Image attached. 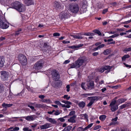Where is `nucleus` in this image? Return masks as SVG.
<instances>
[{
  "mask_svg": "<svg viewBox=\"0 0 131 131\" xmlns=\"http://www.w3.org/2000/svg\"><path fill=\"white\" fill-rule=\"evenodd\" d=\"M51 74L52 78L54 81L52 83V85L53 86L56 87L57 86L58 83L56 81L58 80L60 78L59 73L57 70H54L51 71Z\"/></svg>",
  "mask_w": 131,
  "mask_h": 131,
  "instance_id": "obj_1",
  "label": "nucleus"
},
{
  "mask_svg": "<svg viewBox=\"0 0 131 131\" xmlns=\"http://www.w3.org/2000/svg\"><path fill=\"white\" fill-rule=\"evenodd\" d=\"M12 8L19 12H22L25 10L24 6L18 1H16L12 4Z\"/></svg>",
  "mask_w": 131,
  "mask_h": 131,
  "instance_id": "obj_2",
  "label": "nucleus"
},
{
  "mask_svg": "<svg viewBox=\"0 0 131 131\" xmlns=\"http://www.w3.org/2000/svg\"><path fill=\"white\" fill-rule=\"evenodd\" d=\"M9 27L8 24L6 21L5 17L3 16H0V28L3 29L7 28Z\"/></svg>",
  "mask_w": 131,
  "mask_h": 131,
  "instance_id": "obj_3",
  "label": "nucleus"
},
{
  "mask_svg": "<svg viewBox=\"0 0 131 131\" xmlns=\"http://www.w3.org/2000/svg\"><path fill=\"white\" fill-rule=\"evenodd\" d=\"M102 99V97L100 96H95L88 97L87 99L88 100H90V102L87 105V106L88 107L91 106L95 101H97L98 100H101Z\"/></svg>",
  "mask_w": 131,
  "mask_h": 131,
  "instance_id": "obj_4",
  "label": "nucleus"
},
{
  "mask_svg": "<svg viewBox=\"0 0 131 131\" xmlns=\"http://www.w3.org/2000/svg\"><path fill=\"white\" fill-rule=\"evenodd\" d=\"M70 9L71 11L73 13H77L79 10V5L77 4H72L70 5Z\"/></svg>",
  "mask_w": 131,
  "mask_h": 131,
  "instance_id": "obj_5",
  "label": "nucleus"
},
{
  "mask_svg": "<svg viewBox=\"0 0 131 131\" xmlns=\"http://www.w3.org/2000/svg\"><path fill=\"white\" fill-rule=\"evenodd\" d=\"M44 64V62L42 60L38 61L34 64L33 69L36 70H40L43 67Z\"/></svg>",
  "mask_w": 131,
  "mask_h": 131,
  "instance_id": "obj_6",
  "label": "nucleus"
},
{
  "mask_svg": "<svg viewBox=\"0 0 131 131\" xmlns=\"http://www.w3.org/2000/svg\"><path fill=\"white\" fill-rule=\"evenodd\" d=\"M18 58L22 65H25L27 63V58L24 55L22 54H20L18 55Z\"/></svg>",
  "mask_w": 131,
  "mask_h": 131,
  "instance_id": "obj_7",
  "label": "nucleus"
},
{
  "mask_svg": "<svg viewBox=\"0 0 131 131\" xmlns=\"http://www.w3.org/2000/svg\"><path fill=\"white\" fill-rule=\"evenodd\" d=\"M116 101L115 100H113L110 103L109 106L111 107V110L112 112L116 111L118 108V105L115 104Z\"/></svg>",
  "mask_w": 131,
  "mask_h": 131,
  "instance_id": "obj_8",
  "label": "nucleus"
},
{
  "mask_svg": "<svg viewBox=\"0 0 131 131\" xmlns=\"http://www.w3.org/2000/svg\"><path fill=\"white\" fill-rule=\"evenodd\" d=\"M85 61L84 57H81L79 58L75 63L77 68H79L82 66Z\"/></svg>",
  "mask_w": 131,
  "mask_h": 131,
  "instance_id": "obj_9",
  "label": "nucleus"
},
{
  "mask_svg": "<svg viewBox=\"0 0 131 131\" xmlns=\"http://www.w3.org/2000/svg\"><path fill=\"white\" fill-rule=\"evenodd\" d=\"M1 78L2 80L5 81L8 78L9 74L8 72L5 71H1L0 72Z\"/></svg>",
  "mask_w": 131,
  "mask_h": 131,
  "instance_id": "obj_10",
  "label": "nucleus"
},
{
  "mask_svg": "<svg viewBox=\"0 0 131 131\" xmlns=\"http://www.w3.org/2000/svg\"><path fill=\"white\" fill-rule=\"evenodd\" d=\"M60 18L62 19L67 18L69 17V15L67 10L62 12L60 14Z\"/></svg>",
  "mask_w": 131,
  "mask_h": 131,
  "instance_id": "obj_11",
  "label": "nucleus"
},
{
  "mask_svg": "<svg viewBox=\"0 0 131 131\" xmlns=\"http://www.w3.org/2000/svg\"><path fill=\"white\" fill-rule=\"evenodd\" d=\"M37 117L35 115H30L27 116L22 117L23 118H25L27 121H30L34 120Z\"/></svg>",
  "mask_w": 131,
  "mask_h": 131,
  "instance_id": "obj_12",
  "label": "nucleus"
},
{
  "mask_svg": "<svg viewBox=\"0 0 131 131\" xmlns=\"http://www.w3.org/2000/svg\"><path fill=\"white\" fill-rule=\"evenodd\" d=\"M74 102L77 104L79 107L81 109L84 108L86 105L85 103L83 101L79 102L78 101L75 100L74 101Z\"/></svg>",
  "mask_w": 131,
  "mask_h": 131,
  "instance_id": "obj_13",
  "label": "nucleus"
},
{
  "mask_svg": "<svg viewBox=\"0 0 131 131\" xmlns=\"http://www.w3.org/2000/svg\"><path fill=\"white\" fill-rule=\"evenodd\" d=\"M87 6V1L85 0L83 1L81 9V10L83 11V13L85 12L86 11Z\"/></svg>",
  "mask_w": 131,
  "mask_h": 131,
  "instance_id": "obj_14",
  "label": "nucleus"
},
{
  "mask_svg": "<svg viewBox=\"0 0 131 131\" xmlns=\"http://www.w3.org/2000/svg\"><path fill=\"white\" fill-rule=\"evenodd\" d=\"M51 127V124L50 123H47L41 125L40 127L41 129H47Z\"/></svg>",
  "mask_w": 131,
  "mask_h": 131,
  "instance_id": "obj_15",
  "label": "nucleus"
},
{
  "mask_svg": "<svg viewBox=\"0 0 131 131\" xmlns=\"http://www.w3.org/2000/svg\"><path fill=\"white\" fill-rule=\"evenodd\" d=\"M70 36L73 37V38H74L78 39H82L83 38V37L82 36H80L79 35V34H70Z\"/></svg>",
  "mask_w": 131,
  "mask_h": 131,
  "instance_id": "obj_16",
  "label": "nucleus"
},
{
  "mask_svg": "<svg viewBox=\"0 0 131 131\" xmlns=\"http://www.w3.org/2000/svg\"><path fill=\"white\" fill-rule=\"evenodd\" d=\"M94 85L93 81H90L87 84V88L89 89H91L93 88Z\"/></svg>",
  "mask_w": 131,
  "mask_h": 131,
  "instance_id": "obj_17",
  "label": "nucleus"
},
{
  "mask_svg": "<svg viewBox=\"0 0 131 131\" xmlns=\"http://www.w3.org/2000/svg\"><path fill=\"white\" fill-rule=\"evenodd\" d=\"M76 117V116L74 115L70 117L68 119V122L71 123H75L76 122L75 119Z\"/></svg>",
  "mask_w": 131,
  "mask_h": 131,
  "instance_id": "obj_18",
  "label": "nucleus"
},
{
  "mask_svg": "<svg viewBox=\"0 0 131 131\" xmlns=\"http://www.w3.org/2000/svg\"><path fill=\"white\" fill-rule=\"evenodd\" d=\"M35 102L34 103L30 102L27 104V106L30 108L32 111H36V110L35 109L34 107L33 106L34 105Z\"/></svg>",
  "mask_w": 131,
  "mask_h": 131,
  "instance_id": "obj_19",
  "label": "nucleus"
},
{
  "mask_svg": "<svg viewBox=\"0 0 131 131\" xmlns=\"http://www.w3.org/2000/svg\"><path fill=\"white\" fill-rule=\"evenodd\" d=\"M13 105L12 104H6L5 103H3L2 106L3 108H7L8 107H10Z\"/></svg>",
  "mask_w": 131,
  "mask_h": 131,
  "instance_id": "obj_20",
  "label": "nucleus"
},
{
  "mask_svg": "<svg viewBox=\"0 0 131 131\" xmlns=\"http://www.w3.org/2000/svg\"><path fill=\"white\" fill-rule=\"evenodd\" d=\"M47 120L49 122L53 124H56L57 123V121L54 118H48Z\"/></svg>",
  "mask_w": 131,
  "mask_h": 131,
  "instance_id": "obj_21",
  "label": "nucleus"
},
{
  "mask_svg": "<svg viewBox=\"0 0 131 131\" xmlns=\"http://www.w3.org/2000/svg\"><path fill=\"white\" fill-rule=\"evenodd\" d=\"M54 6L57 9H60L61 8V5L58 2L55 1L54 2Z\"/></svg>",
  "mask_w": 131,
  "mask_h": 131,
  "instance_id": "obj_22",
  "label": "nucleus"
},
{
  "mask_svg": "<svg viewBox=\"0 0 131 131\" xmlns=\"http://www.w3.org/2000/svg\"><path fill=\"white\" fill-rule=\"evenodd\" d=\"M24 2L25 4L27 6H29L34 4V2L32 0H26Z\"/></svg>",
  "mask_w": 131,
  "mask_h": 131,
  "instance_id": "obj_23",
  "label": "nucleus"
},
{
  "mask_svg": "<svg viewBox=\"0 0 131 131\" xmlns=\"http://www.w3.org/2000/svg\"><path fill=\"white\" fill-rule=\"evenodd\" d=\"M36 103H35V104H34L36 108H43L45 106V105L43 104H36Z\"/></svg>",
  "mask_w": 131,
  "mask_h": 131,
  "instance_id": "obj_24",
  "label": "nucleus"
},
{
  "mask_svg": "<svg viewBox=\"0 0 131 131\" xmlns=\"http://www.w3.org/2000/svg\"><path fill=\"white\" fill-rule=\"evenodd\" d=\"M83 46V44H79L77 46H70L69 47V48H71L72 49H75L77 48H79L82 47Z\"/></svg>",
  "mask_w": 131,
  "mask_h": 131,
  "instance_id": "obj_25",
  "label": "nucleus"
},
{
  "mask_svg": "<svg viewBox=\"0 0 131 131\" xmlns=\"http://www.w3.org/2000/svg\"><path fill=\"white\" fill-rule=\"evenodd\" d=\"M130 103H127V104H123L121 106H119V109H122L126 107H127L129 106V104H131Z\"/></svg>",
  "mask_w": 131,
  "mask_h": 131,
  "instance_id": "obj_26",
  "label": "nucleus"
},
{
  "mask_svg": "<svg viewBox=\"0 0 131 131\" xmlns=\"http://www.w3.org/2000/svg\"><path fill=\"white\" fill-rule=\"evenodd\" d=\"M4 62V59L0 56V68L2 67L3 66Z\"/></svg>",
  "mask_w": 131,
  "mask_h": 131,
  "instance_id": "obj_27",
  "label": "nucleus"
},
{
  "mask_svg": "<svg viewBox=\"0 0 131 131\" xmlns=\"http://www.w3.org/2000/svg\"><path fill=\"white\" fill-rule=\"evenodd\" d=\"M127 100V99H118L117 100V102L119 104H121L125 102Z\"/></svg>",
  "mask_w": 131,
  "mask_h": 131,
  "instance_id": "obj_28",
  "label": "nucleus"
},
{
  "mask_svg": "<svg viewBox=\"0 0 131 131\" xmlns=\"http://www.w3.org/2000/svg\"><path fill=\"white\" fill-rule=\"evenodd\" d=\"M111 52V50L110 49H107L104 51L103 53L105 55H107L110 53Z\"/></svg>",
  "mask_w": 131,
  "mask_h": 131,
  "instance_id": "obj_29",
  "label": "nucleus"
},
{
  "mask_svg": "<svg viewBox=\"0 0 131 131\" xmlns=\"http://www.w3.org/2000/svg\"><path fill=\"white\" fill-rule=\"evenodd\" d=\"M118 119V117H116L115 118L113 119L112 120V122L110 123V125H115L116 123L115 122H116L117 120Z\"/></svg>",
  "mask_w": 131,
  "mask_h": 131,
  "instance_id": "obj_30",
  "label": "nucleus"
},
{
  "mask_svg": "<svg viewBox=\"0 0 131 131\" xmlns=\"http://www.w3.org/2000/svg\"><path fill=\"white\" fill-rule=\"evenodd\" d=\"M72 128V126H69L64 128L62 131H69Z\"/></svg>",
  "mask_w": 131,
  "mask_h": 131,
  "instance_id": "obj_31",
  "label": "nucleus"
},
{
  "mask_svg": "<svg viewBox=\"0 0 131 131\" xmlns=\"http://www.w3.org/2000/svg\"><path fill=\"white\" fill-rule=\"evenodd\" d=\"M80 116L83 117L84 119L88 120V116L86 114H81Z\"/></svg>",
  "mask_w": 131,
  "mask_h": 131,
  "instance_id": "obj_32",
  "label": "nucleus"
},
{
  "mask_svg": "<svg viewBox=\"0 0 131 131\" xmlns=\"http://www.w3.org/2000/svg\"><path fill=\"white\" fill-rule=\"evenodd\" d=\"M130 57L129 55L128 54L125 55L122 58V61H125L126 58H128Z\"/></svg>",
  "mask_w": 131,
  "mask_h": 131,
  "instance_id": "obj_33",
  "label": "nucleus"
},
{
  "mask_svg": "<svg viewBox=\"0 0 131 131\" xmlns=\"http://www.w3.org/2000/svg\"><path fill=\"white\" fill-rule=\"evenodd\" d=\"M107 42H108V44H114L115 43V41H113V39H108L107 40Z\"/></svg>",
  "mask_w": 131,
  "mask_h": 131,
  "instance_id": "obj_34",
  "label": "nucleus"
},
{
  "mask_svg": "<svg viewBox=\"0 0 131 131\" xmlns=\"http://www.w3.org/2000/svg\"><path fill=\"white\" fill-rule=\"evenodd\" d=\"M106 116L105 115H101L99 117L100 120L102 121H104L105 119Z\"/></svg>",
  "mask_w": 131,
  "mask_h": 131,
  "instance_id": "obj_35",
  "label": "nucleus"
},
{
  "mask_svg": "<svg viewBox=\"0 0 131 131\" xmlns=\"http://www.w3.org/2000/svg\"><path fill=\"white\" fill-rule=\"evenodd\" d=\"M75 63H73L69 65L70 68H77V67H76V65H75Z\"/></svg>",
  "mask_w": 131,
  "mask_h": 131,
  "instance_id": "obj_36",
  "label": "nucleus"
},
{
  "mask_svg": "<svg viewBox=\"0 0 131 131\" xmlns=\"http://www.w3.org/2000/svg\"><path fill=\"white\" fill-rule=\"evenodd\" d=\"M103 67V69L104 70H110L112 68V67L109 66H104Z\"/></svg>",
  "mask_w": 131,
  "mask_h": 131,
  "instance_id": "obj_37",
  "label": "nucleus"
},
{
  "mask_svg": "<svg viewBox=\"0 0 131 131\" xmlns=\"http://www.w3.org/2000/svg\"><path fill=\"white\" fill-rule=\"evenodd\" d=\"M54 112V114L55 115H58L61 113V111L57 110L56 111H55Z\"/></svg>",
  "mask_w": 131,
  "mask_h": 131,
  "instance_id": "obj_38",
  "label": "nucleus"
},
{
  "mask_svg": "<svg viewBox=\"0 0 131 131\" xmlns=\"http://www.w3.org/2000/svg\"><path fill=\"white\" fill-rule=\"evenodd\" d=\"M93 32L98 34L99 36H101L102 34L101 32L97 30H95L93 31Z\"/></svg>",
  "mask_w": 131,
  "mask_h": 131,
  "instance_id": "obj_39",
  "label": "nucleus"
},
{
  "mask_svg": "<svg viewBox=\"0 0 131 131\" xmlns=\"http://www.w3.org/2000/svg\"><path fill=\"white\" fill-rule=\"evenodd\" d=\"M21 31V29L20 28L18 29L16 31L15 33V36L18 35L20 33V32Z\"/></svg>",
  "mask_w": 131,
  "mask_h": 131,
  "instance_id": "obj_40",
  "label": "nucleus"
},
{
  "mask_svg": "<svg viewBox=\"0 0 131 131\" xmlns=\"http://www.w3.org/2000/svg\"><path fill=\"white\" fill-rule=\"evenodd\" d=\"M85 128H83L82 127H79L77 129V131H84L86 130H85Z\"/></svg>",
  "mask_w": 131,
  "mask_h": 131,
  "instance_id": "obj_41",
  "label": "nucleus"
},
{
  "mask_svg": "<svg viewBox=\"0 0 131 131\" xmlns=\"http://www.w3.org/2000/svg\"><path fill=\"white\" fill-rule=\"evenodd\" d=\"M84 35L87 36H93L94 35V34L93 33H90V32H86L84 33Z\"/></svg>",
  "mask_w": 131,
  "mask_h": 131,
  "instance_id": "obj_42",
  "label": "nucleus"
},
{
  "mask_svg": "<svg viewBox=\"0 0 131 131\" xmlns=\"http://www.w3.org/2000/svg\"><path fill=\"white\" fill-rule=\"evenodd\" d=\"M18 117H13L12 118V121L13 122H14L15 121H18V119H17L19 118Z\"/></svg>",
  "mask_w": 131,
  "mask_h": 131,
  "instance_id": "obj_43",
  "label": "nucleus"
},
{
  "mask_svg": "<svg viewBox=\"0 0 131 131\" xmlns=\"http://www.w3.org/2000/svg\"><path fill=\"white\" fill-rule=\"evenodd\" d=\"M93 125V123H92L89 124L86 127H85V130H86L90 128Z\"/></svg>",
  "mask_w": 131,
  "mask_h": 131,
  "instance_id": "obj_44",
  "label": "nucleus"
},
{
  "mask_svg": "<svg viewBox=\"0 0 131 131\" xmlns=\"http://www.w3.org/2000/svg\"><path fill=\"white\" fill-rule=\"evenodd\" d=\"M4 91V88L2 84L0 85V93Z\"/></svg>",
  "mask_w": 131,
  "mask_h": 131,
  "instance_id": "obj_45",
  "label": "nucleus"
},
{
  "mask_svg": "<svg viewBox=\"0 0 131 131\" xmlns=\"http://www.w3.org/2000/svg\"><path fill=\"white\" fill-rule=\"evenodd\" d=\"M63 98L67 100H69L70 98V96H68V95H65L63 96Z\"/></svg>",
  "mask_w": 131,
  "mask_h": 131,
  "instance_id": "obj_46",
  "label": "nucleus"
},
{
  "mask_svg": "<svg viewBox=\"0 0 131 131\" xmlns=\"http://www.w3.org/2000/svg\"><path fill=\"white\" fill-rule=\"evenodd\" d=\"M119 35L118 34H115L113 35L110 36L109 37L110 38H114L118 36Z\"/></svg>",
  "mask_w": 131,
  "mask_h": 131,
  "instance_id": "obj_47",
  "label": "nucleus"
},
{
  "mask_svg": "<svg viewBox=\"0 0 131 131\" xmlns=\"http://www.w3.org/2000/svg\"><path fill=\"white\" fill-rule=\"evenodd\" d=\"M19 128L18 127H15L13 129V130H9V131H18L19 130Z\"/></svg>",
  "mask_w": 131,
  "mask_h": 131,
  "instance_id": "obj_48",
  "label": "nucleus"
},
{
  "mask_svg": "<svg viewBox=\"0 0 131 131\" xmlns=\"http://www.w3.org/2000/svg\"><path fill=\"white\" fill-rule=\"evenodd\" d=\"M53 35L54 37L59 36L60 35V34L59 33L56 32L53 34Z\"/></svg>",
  "mask_w": 131,
  "mask_h": 131,
  "instance_id": "obj_49",
  "label": "nucleus"
},
{
  "mask_svg": "<svg viewBox=\"0 0 131 131\" xmlns=\"http://www.w3.org/2000/svg\"><path fill=\"white\" fill-rule=\"evenodd\" d=\"M75 113V112L74 111H71L69 114V116H72L74 115Z\"/></svg>",
  "mask_w": 131,
  "mask_h": 131,
  "instance_id": "obj_50",
  "label": "nucleus"
},
{
  "mask_svg": "<svg viewBox=\"0 0 131 131\" xmlns=\"http://www.w3.org/2000/svg\"><path fill=\"white\" fill-rule=\"evenodd\" d=\"M101 126L100 125H98L95 126L94 128V130H97L100 128H101Z\"/></svg>",
  "mask_w": 131,
  "mask_h": 131,
  "instance_id": "obj_51",
  "label": "nucleus"
},
{
  "mask_svg": "<svg viewBox=\"0 0 131 131\" xmlns=\"http://www.w3.org/2000/svg\"><path fill=\"white\" fill-rule=\"evenodd\" d=\"M123 64L126 67L129 68H131V65L126 64L125 63H123Z\"/></svg>",
  "mask_w": 131,
  "mask_h": 131,
  "instance_id": "obj_52",
  "label": "nucleus"
},
{
  "mask_svg": "<svg viewBox=\"0 0 131 131\" xmlns=\"http://www.w3.org/2000/svg\"><path fill=\"white\" fill-rule=\"evenodd\" d=\"M85 83L84 82H82L81 85V87L84 90H85L84 87Z\"/></svg>",
  "mask_w": 131,
  "mask_h": 131,
  "instance_id": "obj_53",
  "label": "nucleus"
},
{
  "mask_svg": "<svg viewBox=\"0 0 131 131\" xmlns=\"http://www.w3.org/2000/svg\"><path fill=\"white\" fill-rule=\"evenodd\" d=\"M64 118L63 117L60 118L58 119V120H60L61 122H64L65 121V119H64Z\"/></svg>",
  "mask_w": 131,
  "mask_h": 131,
  "instance_id": "obj_54",
  "label": "nucleus"
},
{
  "mask_svg": "<svg viewBox=\"0 0 131 131\" xmlns=\"http://www.w3.org/2000/svg\"><path fill=\"white\" fill-rule=\"evenodd\" d=\"M105 46V45L104 44H102L99 45L98 47L99 48V49H100L101 48H102L104 47Z\"/></svg>",
  "mask_w": 131,
  "mask_h": 131,
  "instance_id": "obj_55",
  "label": "nucleus"
},
{
  "mask_svg": "<svg viewBox=\"0 0 131 131\" xmlns=\"http://www.w3.org/2000/svg\"><path fill=\"white\" fill-rule=\"evenodd\" d=\"M55 103L60 106H61V103L59 101H55Z\"/></svg>",
  "mask_w": 131,
  "mask_h": 131,
  "instance_id": "obj_56",
  "label": "nucleus"
},
{
  "mask_svg": "<svg viewBox=\"0 0 131 131\" xmlns=\"http://www.w3.org/2000/svg\"><path fill=\"white\" fill-rule=\"evenodd\" d=\"M125 51H131V47L125 48Z\"/></svg>",
  "mask_w": 131,
  "mask_h": 131,
  "instance_id": "obj_57",
  "label": "nucleus"
},
{
  "mask_svg": "<svg viewBox=\"0 0 131 131\" xmlns=\"http://www.w3.org/2000/svg\"><path fill=\"white\" fill-rule=\"evenodd\" d=\"M124 131L121 128H118L117 129H116L115 131ZM128 131V130H126L125 131Z\"/></svg>",
  "mask_w": 131,
  "mask_h": 131,
  "instance_id": "obj_58",
  "label": "nucleus"
},
{
  "mask_svg": "<svg viewBox=\"0 0 131 131\" xmlns=\"http://www.w3.org/2000/svg\"><path fill=\"white\" fill-rule=\"evenodd\" d=\"M65 104L67 105H70L72 104V103L68 101H66Z\"/></svg>",
  "mask_w": 131,
  "mask_h": 131,
  "instance_id": "obj_59",
  "label": "nucleus"
},
{
  "mask_svg": "<svg viewBox=\"0 0 131 131\" xmlns=\"http://www.w3.org/2000/svg\"><path fill=\"white\" fill-rule=\"evenodd\" d=\"M99 54L98 52H94L92 53V55L93 56H96Z\"/></svg>",
  "mask_w": 131,
  "mask_h": 131,
  "instance_id": "obj_60",
  "label": "nucleus"
},
{
  "mask_svg": "<svg viewBox=\"0 0 131 131\" xmlns=\"http://www.w3.org/2000/svg\"><path fill=\"white\" fill-rule=\"evenodd\" d=\"M66 88H67V91L68 92H69L70 91V85H67L66 87Z\"/></svg>",
  "mask_w": 131,
  "mask_h": 131,
  "instance_id": "obj_61",
  "label": "nucleus"
},
{
  "mask_svg": "<svg viewBox=\"0 0 131 131\" xmlns=\"http://www.w3.org/2000/svg\"><path fill=\"white\" fill-rule=\"evenodd\" d=\"M124 28H120V29H117L116 30L118 31H124Z\"/></svg>",
  "mask_w": 131,
  "mask_h": 131,
  "instance_id": "obj_62",
  "label": "nucleus"
},
{
  "mask_svg": "<svg viewBox=\"0 0 131 131\" xmlns=\"http://www.w3.org/2000/svg\"><path fill=\"white\" fill-rule=\"evenodd\" d=\"M107 11V9H106L103 10L102 13L103 14H104Z\"/></svg>",
  "mask_w": 131,
  "mask_h": 131,
  "instance_id": "obj_63",
  "label": "nucleus"
},
{
  "mask_svg": "<svg viewBox=\"0 0 131 131\" xmlns=\"http://www.w3.org/2000/svg\"><path fill=\"white\" fill-rule=\"evenodd\" d=\"M104 69H103V67L102 68H101L100 69V72L102 73L104 72Z\"/></svg>",
  "mask_w": 131,
  "mask_h": 131,
  "instance_id": "obj_64",
  "label": "nucleus"
}]
</instances>
